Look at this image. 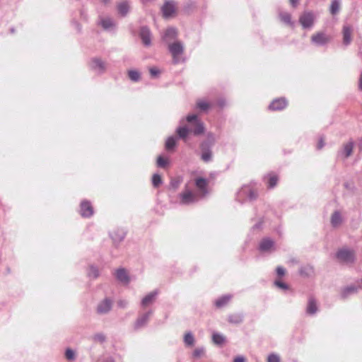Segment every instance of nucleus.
I'll list each match as a JSON object with an SVG mask.
<instances>
[{
	"mask_svg": "<svg viewBox=\"0 0 362 362\" xmlns=\"http://www.w3.org/2000/svg\"><path fill=\"white\" fill-rule=\"evenodd\" d=\"M315 20V14L311 11H305L299 17V23L305 29L311 28Z\"/></svg>",
	"mask_w": 362,
	"mask_h": 362,
	"instance_id": "nucleus-7",
	"label": "nucleus"
},
{
	"mask_svg": "<svg viewBox=\"0 0 362 362\" xmlns=\"http://www.w3.org/2000/svg\"><path fill=\"white\" fill-rule=\"evenodd\" d=\"M298 1L299 0H289L290 3L293 7L297 6V5L298 4Z\"/></svg>",
	"mask_w": 362,
	"mask_h": 362,
	"instance_id": "nucleus-56",
	"label": "nucleus"
},
{
	"mask_svg": "<svg viewBox=\"0 0 362 362\" xmlns=\"http://www.w3.org/2000/svg\"><path fill=\"white\" fill-rule=\"evenodd\" d=\"M93 339L95 341L103 343L105 341V336L103 333H97L93 337Z\"/></svg>",
	"mask_w": 362,
	"mask_h": 362,
	"instance_id": "nucleus-45",
	"label": "nucleus"
},
{
	"mask_svg": "<svg viewBox=\"0 0 362 362\" xmlns=\"http://www.w3.org/2000/svg\"><path fill=\"white\" fill-rule=\"evenodd\" d=\"M152 314V310H148V312L140 314L134 323V330L138 331L145 327L147 325Z\"/></svg>",
	"mask_w": 362,
	"mask_h": 362,
	"instance_id": "nucleus-6",
	"label": "nucleus"
},
{
	"mask_svg": "<svg viewBox=\"0 0 362 362\" xmlns=\"http://www.w3.org/2000/svg\"><path fill=\"white\" fill-rule=\"evenodd\" d=\"M274 284L276 286H277L278 288H279L282 290H287L288 288V286L286 284H285L279 280H276Z\"/></svg>",
	"mask_w": 362,
	"mask_h": 362,
	"instance_id": "nucleus-46",
	"label": "nucleus"
},
{
	"mask_svg": "<svg viewBox=\"0 0 362 362\" xmlns=\"http://www.w3.org/2000/svg\"><path fill=\"white\" fill-rule=\"evenodd\" d=\"M150 74L152 77L156 78L160 74V70L156 67H151L149 69Z\"/></svg>",
	"mask_w": 362,
	"mask_h": 362,
	"instance_id": "nucleus-48",
	"label": "nucleus"
},
{
	"mask_svg": "<svg viewBox=\"0 0 362 362\" xmlns=\"http://www.w3.org/2000/svg\"><path fill=\"white\" fill-rule=\"evenodd\" d=\"M245 358L243 356H238L234 358L233 362H245Z\"/></svg>",
	"mask_w": 362,
	"mask_h": 362,
	"instance_id": "nucleus-52",
	"label": "nucleus"
},
{
	"mask_svg": "<svg viewBox=\"0 0 362 362\" xmlns=\"http://www.w3.org/2000/svg\"><path fill=\"white\" fill-rule=\"evenodd\" d=\"M287 105V101L284 98H277L274 100L269 106L271 110H281Z\"/></svg>",
	"mask_w": 362,
	"mask_h": 362,
	"instance_id": "nucleus-15",
	"label": "nucleus"
},
{
	"mask_svg": "<svg viewBox=\"0 0 362 362\" xmlns=\"http://www.w3.org/2000/svg\"><path fill=\"white\" fill-rule=\"evenodd\" d=\"M197 106L198 108L203 111L207 110L210 107L208 103L203 100H199L197 103Z\"/></svg>",
	"mask_w": 362,
	"mask_h": 362,
	"instance_id": "nucleus-42",
	"label": "nucleus"
},
{
	"mask_svg": "<svg viewBox=\"0 0 362 362\" xmlns=\"http://www.w3.org/2000/svg\"><path fill=\"white\" fill-rule=\"evenodd\" d=\"M228 321L231 324L238 325L243 321V315L242 313H234L229 315Z\"/></svg>",
	"mask_w": 362,
	"mask_h": 362,
	"instance_id": "nucleus-27",
	"label": "nucleus"
},
{
	"mask_svg": "<svg viewBox=\"0 0 362 362\" xmlns=\"http://www.w3.org/2000/svg\"><path fill=\"white\" fill-rule=\"evenodd\" d=\"M168 162L166 159H165L163 156H160L157 158V165L160 168H165Z\"/></svg>",
	"mask_w": 362,
	"mask_h": 362,
	"instance_id": "nucleus-43",
	"label": "nucleus"
},
{
	"mask_svg": "<svg viewBox=\"0 0 362 362\" xmlns=\"http://www.w3.org/2000/svg\"><path fill=\"white\" fill-rule=\"evenodd\" d=\"M204 352V348H197L193 352V356L194 357H199L201 355H202Z\"/></svg>",
	"mask_w": 362,
	"mask_h": 362,
	"instance_id": "nucleus-49",
	"label": "nucleus"
},
{
	"mask_svg": "<svg viewBox=\"0 0 362 362\" xmlns=\"http://www.w3.org/2000/svg\"><path fill=\"white\" fill-rule=\"evenodd\" d=\"M358 147H359L360 150H362V139L359 140Z\"/></svg>",
	"mask_w": 362,
	"mask_h": 362,
	"instance_id": "nucleus-59",
	"label": "nucleus"
},
{
	"mask_svg": "<svg viewBox=\"0 0 362 362\" xmlns=\"http://www.w3.org/2000/svg\"><path fill=\"white\" fill-rule=\"evenodd\" d=\"M299 274L304 277H310L314 274V268L310 264L303 266L299 269Z\"/></svg>",
	"mask_w": 362,
	"mask_h": 362,
	"instance_id": "nucleus-25",
	"label": "nucleus"
},
{
	"mask_svg": "<svg viewBox=\"0 0 362 362\" xmlns=\"http://www.w3.org/2000/svg\"><path fill=\"white\" fill-rule=\"evenodd\" d=\"M225 104H226V102L223 99H219L218 100V105L221 107H223L225 106Z\"/></svg>",
	"mask_w": 362,
	"mask_h": 362,
	"instance_id": "nucleus-55",
	"label": "nucleus"
},
{
	"mask_svg": "<svg viewBox=\"0 0 362 362\" xmlns=\"http://www.w3.org/2000/svg\"><path fill=\"white\" fill-rule=\"evenodd\" d=\"M117 8L119 14L121 16L124 17L127 15V13H129V2L127 1H124L122 2H120L117 4Z\"/></svg>",
	"mask_w": 362,
	"mask_h": 362,
	"instance_id": "nucleus-24",
	"label": "nucleus"
},
{
	"mask_svg": "<svg viewBox=\"0 0 362 362\" xmlns=\"http://www.w3.org/2000/svg\"><path fill=\"white\" fill-rule=\"evenodd\" d=\"M100 25L105 30L110 29L115 25L113 21L110 18L101 19Z\"/></svg>",
	"mask_w": 362,
	"mask_h": 362,
	"instance_id": "nucleus-34",
	"label": "nucleus"
},
{
	"mask_svg": "<svg viewBox=\"0 0 362 362\" xmlns=\"http://www.w3.org/2000/svg\"><path fill=\"white\" fill-rule=\"evenodd\" d=\"M340 8V0H332L329 7V12L332 16L337 15L339 12Z\"/></svg>",
	"mask_w": 362,
	"mask_h": 362,
	"instance_id": "nucleus-31",
	"label": "nucleus"
},
{
	"mask_svg": "<svg viewBox=\"0 0 362 362\" xmlns=\"http://www.w3.org/2000/svg\"><path fill=\"white\" fill-rule=\"evenodd\" d=\"M331 37L325 32H317L311 36V42L317 46H323L330 42Z\"/></svg>",
	"mask_w": 362,
	"mask_h": 362,
	"instance_id": "nucleus-8",
	"label": "nucleus"
},
{
	"mask_svg": "<svg viewBox=\"0 0 362 362\" xmlns=\"http://www.w3.org/2000/svg\"><path fill=\"white\" fill-rule=\"evenodd\" d=\"M158 295L157 291H153L148 294H147L141 300V306L146 307L151 304H152L155 300L156 297Z\"/></svg>",
	"mask_w": 362,
	"mask_h": 362,
	"instance_id": "nucleus-21",
	"label": "nucleus"
},
{
	"mask_svg": "<svg viewBox=\"0 0 362 362\" xmlns=\"http://www.w3.org/2000/svg\"><path fill=\"white\" fill-rule=\"evenodd\" d=\"M180 203L182 204L188 205L197 202L199 199L197 194L189 190L180 194Z\"/></svg>",
	"mask_w": 362,
	"mask_h": 362,
	"instance_id": "nucleus-9",
	"label": "nucleus"
},
{
	"mask_svg": "<svg viewBox=\"0 0 362 362\" xmlns=\"http://www.w3.org/2000/svg\"><path fill=\"white\" fill-rule=\"evenodd\" d=\"M264 179L266 181L269 188H273L277 184L278 177L275 174H269L268 175L265 176Z\"/></svg>",
	"mask_w": 362,
	"mask_h": 362,
	"instance_id": "nucleus-28",
	"label": "nucleus"
},
{
	"mask_svg": "<svg viewBox=\"0 0 362 362\" xmlns=\"http://www.w3.org/2000/svg\"><path fill=\"white\" fill-rule=\"evenodd\" d=\"M231 298H232L231 295L223 296L221 298H218L215 301V305L216 306V308H222L228 303V302L230 300Z\"/></svg>",
	"mask_w": 362,
	"mask_h": 362,
	"instance_id": "nucleus-29",
	"label": "nucleus"
},
{
	"mask_svg": "<svg viewBox=\"0 0 362 362\" xmlns=\"http://www.w3.org/2000/svg\"><path fill=\"white\" fill-rule=\"evenodd\" d=\"M112 308V300L108 298L100 301L97 306V313L100 315L108 313Z\"/></svg>",
	"mask_w": 362,
	"mask_h": 362,
	"instance_id": "nucleus-10",
	"label": "nucleus"
},
{
	"mask_svg": "<svg viewBox=\"0 0 362 362\" xmlns=\"http://www.w3.org/2000/svg\"><path fill=\"white\" fill-rule=\"evenodd\" d=\"M88 275L90 278L96 279L99 276V271L95 267L91 265L89 267Z\"/></svg>",
	"mask_w": 362,
	"mask_h": 362,
	"instance_id": "nucleus-38",
	"label": "nucleus"
},
{
	"mask_svg": "<svg viewBox=\"0 0 362 362\" xmlns=\"http://www.w3.org/2000/svg\"><path fill=\"white\" fill-rule=\"evenodd\" d=\"M111 0H101V1L105 4H108Z\"/></svg>",
	"mask_w": 362,
	"mask_h": 362,
	"instance_id": "nucleus-60",
	"label": "nucleus"
},
{
	"mask_svg": "<svg viewBox=\"0 0 362 362\" xmlns=\"http://www.w3.org/2000/svg\"><path fill=\"white\" fill-rule=\"evenodd\" d=\"M359 288L360 286L357 287L355 286H349L344 288L341 291V298L343 299L348 298L349 296L357 293Z\"/></svg>",
	"mask_w": 362,
	"mask_h": 362,
	"instance_id": "nucleus-23",
	"label": "nucleus"
},
{
	"mask_svg": "<svg viewBox=\"0 0 362 362\" xmlns=\"http://www.w3.org/2000/svg\"><path fill=\"white\" fill-rule=\"evenodd\" d=\"M207 180L202 177H199L195 180L196 187L200 190L202 195L206 193Z\"/></svg>",
	"mask_w": 362,
	"mask_h": 362,
	"instance_id": "nucleus-26",
	"label": "nucleus"
},
{
	"mask_svg": "<svg viewBox=\"0 0 362 362\" xmlns=\"http://www.w3.org/2000/svg\"><path fill=\"white\" fill-rule=\"evenodd\" d=\"M65 356L67 360L69 361H73L75 359V353L74 351L71 349H67L65 351Z\"/></svg>",
	"mask_w": 362,
	"mask_h": 362,
	"instance_id": "nucleus-44",
	"label": "nucleus"
},
{
	"mask_svg": "<svg viewBox=\"0 0 362 362\" xmlns=\"http://www.w3.org/2000/svg\"><path fill=\"white\" fill-rule=\"evenodd\" d=\"M259 249L262 252H271L274 250V242L269 238H264L259 243Z\"/></svg>",
	"mask_w": 362,
	"mask_h": 362,
	"instance_id": "nucleus-14",
	"label": "nucleus"
},
{
	"mask_svg": "<svg viewBox=\"0 0 362 362\" xmlns=\"http://www.w3.org/2000/svg\"><path fill=\"white\" fill-rule=\"evenodd\" d=\"M110 236L115 243H119L124 239L126 232L122 228H117L110 233Z\"/></svg>",
	"mask_w": 362,
	"mask_h": 362,
	"instance_id": "nucleus-17",
	"label": "nucleus"
},
{
	"mask_svg": "<svg viewBox=\"0 0 362 362\" xmlns=\"http://www.w3.org/2000/svg\"><path fill=\"white\" fill-rule=\"evenodd\" d=\"M354 142L352 141L345 144L343 146L342 150L339 152V156H343L344 158H349L353 151Z\"/></svg>",
	"mask_w": 362,
	"mask_h": 362,
	"instance_id": "nucleus-18",
	"label": "nucleus"
},
{
	"mask_svg": "<svg viewBox=\"0 0 362 362\" xmlns=\"http://www.w3.org/2000/svg\"><path fill=\"white\" fill-rule=\"evenodd\" d=\"M168 49L172 54L173 63L178 64L180 62V56L184 52L183 44L180 41L169 44Z\"/></svg>",
	"mask_w": 362,
	"mask_h": 362,
	"instance_id": "nucleus-4",
	"label": "nucleus"
},
{
	"mask_svg": "<svg viewBox=\"0 0 362 362\" xmlns=\"http://www.w3.org/2000/svg\"><path fill=\"white\" fill-rule=\"evenodd\" d=\"M162 11L165 18H169L172 16L175 11L174 2L173 1H166L162 6Z\"/></svg>",
	"mask_w": 362,
	"mask_h": 362,
	"instance_id": "nucleus-16",
	"label": "nucleus"
},
{
	"mask_svg": "<svg viewBox=\"0 0 362 362\" xmlns=\"http://www.w3.org/2000/svg\"><path fill=\"white\" fill-rule=\"evenodd\" d=\"M276 271L279 276H283L286 273L285 269L281 266L277 267Z\"/></svg>",
	"mask_w": 362,
	"mask_h": 362,
	"instance_id": "nucleus-50",
	"label": "nucleus"
},
{
	"mask_svg": "<svg viewBox=\"0 0 362 362\" xmlns=\"http://www.w3.org/2000/svg\"><path fill=\"white\" fill-rule=\"evenodd\" d=\"M279 356L276 354H272L269 355L267 362H279Z\"/></svg>",
	"mask_w": 362,
	"mask_h": 362,
	"instance_id": "nucleus-47",
	"label": "nucleus"
},
{
	"mask_svg": "<svg viewBox=\"0 0 362 362\" xmlns=\"http://www.w3.org/2000/svg\"><path fill=\"white\" fill-rule=\"evenodd\" d=\"M117 305L121 308H125L128 305V302L126 300H119L117 302Z\"/></svg>",
	"mask_w": 362,
	"mask_h": 362,
	"instance_id": "nucleus-51",
	"label": "nucleus"
},
{
	"mask_svg": "<svg viewBox=\"0 0 362 362\" xmlns=\"http://www.w3.org/2000/svg\"><path fill=\"white\" fill-rule=\"evenodd\" d=\"M176 146V139L174 136H170L165 141V148L167 151L173 150Z\"/></svg>",
	"mask_w": 362,
	"mask_h": 362,
	"instance_id": "nucleus-35",
	"label": "nucleus"
},
{
	"mask_svg": "<svg viewBox=\"0 0 362 362\" xmlns=\"http://www.w3.org/2000/svg\"><path fill=\"white\" fill-rule=\"evenodd\" d=\"M215 142V138L212 134H209L207 140L202 142L200 148L202 151L201 158L205 162L208 163L212 160L213 153L211 148Z\"/></svg>",
	"mask_w": 362,
	"mask_h": 362,
	"instance_id": "nucleus-1",
	"label": "nucleus"
},
{
	"mask_svg": "<svg viewBox=\"0 0 362 362\" xmlns=\"http://www.w3.org/2000/svg\"><path fill=\"white\" fill-rule=\"evenodd\" d=\"M353 27L351 25L345 24L342 28L343 45L348 46L352 41Z\"/></svg>",
	"mask_w": 362,
	"mask_h": 362,
	"instance_id": "nucleus-11",
	"label": "nucleus"
},
{
	"mask_svg": "<svg viewBox=\"0 0 362 362\" xmlns=\"http://www.w3.org/2000/svg\"><path fill=\"white\" fill-rule=\"evenodd\" d=\"M325 146L323 139L321 138L317 144V148L321 149Z\"/></svg>",
	"mask_w": 362,
	"mask_h": 362,
	"instance_id": "nucleus-53",
	"label": "nucleus"
},
{
	"mask_svg": "<svg viewBox=\"0 0 362 362\" xmlns=\"http://www.w3.org/2000/svg\"><path fill=\"white\" fill-rule=\"evenodd\" d=\"M139 36L145 46H150L151 44V33L147 26H142L139 30Z\"/></svg>",
	"mask_w": 362,
	"mask_h": 362,
	"instance_id": "nucleus-13",
	"label": "nucleus"
},
{
	"mask_svg": "<svg viewBox=\"0 0 362 362\" xmlns=\"http://www.w3.org/2000/svg\"><path fill=\"white\" fill-rule=\"evenodd\" d=\"M89 66L92 71L99 75L104 74L108 67L107 63L98 57L92 58L89 62Z\"/></svg>",
	"mask_w": 362,
	"mask_h": 362,
	"instance_id": "nucleus-5",
	"label": "nucleus"
},
{
	"mask_svg": "<svg viewBox=\"0 0 362 362\" xmlns=\"http://www.w3.org/2000/svg\"><path fill=\"white\" fill-rule=\"evenodd\" d=\"M254 227L255 228H258L259 227V224H256Z\"/></svg>",
	"mask_w": 362,
	"mask_h": 362,
	"instance_id": "nucleus-62",
	"label": "nucleus"
},
{
	"mask_svg": "<svg viewBox=\"0 0 362 362\" xmlns=\"http://www.w3.org/2000/svg\"><path fill=\"white\" fill-rule=\"evenodd\" d=\"M115 276L120 282L127 284L129 282V277L124 268L118 269L115 272Z\"/></svg>",
	"mask_w": 362,
	"mask_h": 362,
	"instance_id": "nucleus-19",
	"label": "nucleus"
},
{
	"mask_svg": "<svg viewBox=\"0 0 362 362\" xmlns=\"http://www.w3.org/2000/svg\"><path fill=\"white\" fill-rule=\"evenodd\" d=\"M358 88H359V89L361 90H362V72H361V76H360V78H359Z\"/></svg>",
	"mask_w": 362,
	"mask_h": 362,
	"instance_id": "nucleus-57",
	"label": "nucleus"
},
{
	"mask_svg": "<svg viewBox=\"0 0 362 362\" xmlns=\"http://www.w3.org/2000/svg\"><path fill=\"white\" fill-rule=\"evenodd\" d=\"M186 120L189 124V129L194 135L199 136L204 133V124L201 119H198L196 115H189L187 116Z\"/></svg>",
	"mask_w": 362,
	"mask_h": 362,
	"instance_id": "nucleus-2",
	"label": "nucleus"
},
{
	"mask_svg": "<svg viewBox=\"0 0 362 362\" xmlns=\"http://www.w3.org/2000/svg\"><path fill=\"white\" fill-rule=\"evenodd\" d=\"M80 214L84 218H89L93 214V208L90 202L82 201L80 205Z\"/></svg>",
	"mask_w": 362,
	"mask_h": 362,
	"instance_id": "nucleus-12",
	"label": "nucleus"
},
{
	"mask_svg": "<svg viewBox=\"0 0 362 362\" xmlns=\"http://www.w3.org/2000/svg\"><path fill=\"white\" fill-rule=\"evenodd\" d=\"M104 362H115V361L112 357H108L104 361Z\"/></svg>",
	"mask_w": 362,
	"mask_h": 362,
	"instance_id": "nucleus-58",
	"label": "nucleus"
},
{
	"mask_svg": "<svg viewBox=\"0 0 362 362\" xmlns=\"http://www.w3.org/2000/svg\"><path fill=\"white\" fill-rule=\"evenodd\" d=\"M344 186H345V187H346V188H348V187H349V185H348V183H345V184H344Z\"/></svg>",
	"mask_w": 362,
	"mask_h": 362,
	"instance_id": "nucleus-61",
	"label": "nucleus"
},
{
	"mask_svg": "<svg viewBox=\"0 0 362 362\" xmlns=\"http://www.w3.org/2000/svg\"><path fill=\"white\" fill-rule=\"evenodd\" d=\"M317 311V305L316 300L310 296L308 298V305L306 308V313L310 315L315 314Z\"/></svg>",
	"mask_w": 362,
	"mask_h": 362,
	"instance_id": "nucleus-20",
	"label": "nucleus"
},
{
	"mask_svg": "<svg viewBox=\"0 0 362 362\" xmlns=\"http://www.w3.org/2000/svg\"><path fill=\"white\" fill-rule=\"evenodd\" d=\"M335 256L336 258L342 263L351 264L355 261V253L354 250L346 247L339 249Z\"/></svg>",
	"mask_w": 362,
	"mask_h": 362,
	"instance_id": "nucleus-3",
	"label": "nucleus"
},
{
	"mask_svg": "<svg viewBox=\"0 0 362 362\" xmlns=\"http://www.w3.org/2000/svg\"><path fill=\"white\" fill-rule=\"evenodd\" d=\"M240 194H247V197L250 200H255L257 197V194L255 192L249 189L248 187H245L241 189L239 192Z\"/></svg>",
	"mask_w": 362,
	"mask_h": 362,
	"instance_id": "nucleus-33",
	"label": "nucleus"
},
{
	"mask_svg": "<svg viewBox=\"0 0 362 362\" xmlns=\"http://www.w3.org/2000/svg\"><path fill=\"white\" fill-rule=\"evenodd\" d=\"M152 183L154 187H158L162 183L161 177L158 174H154L152 177Z\"/></svg>",
	"mask_w": 362,
	"mask_h": 362,
	"instance_id": "nucleus-41",
	"label": "nucleus"
},
{
	"mask_svg": "<svg viewBox=\"0 0 362 362\" xmlns=\"http://www.w3.org/2000/svg\"><path fill=\"white\" fill-rule=\"evenodd\" d=\"M212 340L214 344L221 345L225 342V337L218 333H214L212 336Z\"/></svg>",
	"mask_w": 362,
	"mask_h": 362,
	"instance_id": "nucleus-37",
	"label": "nucleus"
},
{
	"mask_svg": "<svg viewBox=\"0 0 362 362\" xmlns=\"http://www.w3.org/2000/svg\"><path fill=\"white\" fill-rule=\"evenodd\" d=\"M184 342L186 346H192L194 344V338L191 332L185 334Z\"/></svg>",
	"mask_w": 362,
	"mask_h": 362,
	"instance_id": "nucleus-36",
	"label": "nucleus"
},
{
	"mask_svg": "<svg viewBox=\"0 0 362 362\" xmlns=\"http://www.w3.org/2000/svg\"><path fill=\"white\" fill-rule=\"evenodd\" d=\"M177 30L175 28H168L163 35V38L165 40H174L177 37Z\"/></svg>",
	"mask_w": 362,
	"mask_h": 362,
	"instance_id": "nucleus-30",
	"label": "nucleus"
},
{
	"mask_svg": "<svg viewBox=\"0 0 362 362\" xmlns=\"http://www.w3.org/2000/svg\"><path fill=\"white\" fill-rule=\"evenodd\" d=\"M330 223L332 227L337 228L342 223V217L339 211H335L331 216Z\"/></svg>",
	"mask_w": 362,
	"mask_h": 362,
	"instance_id": "nucleus-22",
	"label": "nucleus"
},
{
	"mask_svg": "<svg viewBox=\"0 0 362 362\" xmlns=\"http://www.w3.org/2000/svg\"><path fill=\"white\" fill-rule=\"evenodd\" d=\"M176 132L178 134L179 138L186 141V139L190 132V129L187 127H180L177 129Z\"/></svg>",
	"mask_w": 362,
	"mask_h": 362,
	"instance_id": "nucleus-32",
	"label": "nucleus"
},
{
	"mask_svg": "<svg viewBox=\"0 0 362 362\" xmlns=\"http://www.w3.org/2000/svg\"><path fill=\"white\" fill-rule=\"evenodd\" d=\"M129 78L133 81H138L140 79V74L135 70H131L128 73Z\"/></svg>",
	"mask_w": 362,
	"mask_h": 362,
	"instance_id": "nucleus-39",
	"label": "nucleus"
},
{
	"mask_svg": "<svg viewBox=\"0 0 362 362\" xmlns=\"http://www.w3.org/2000/svg\"><path fill=\"white\" fill-rule=\"evenodd\" d=\"M281 20L288 25H292L291 16L288 13H282L280 14Z\"/></svg>",
	"mask_w": 362,
	"mask_h": 362,
	"instance_id": "nucleus-40",
	"label": "nucleus"
},
{
	"mask_svg": "<svg viewBox=\"0 0 362 362\" xmlns=\"http://www.w3.org/2000/svg\"><path fill=\"white\" fill-rule=\"evenodd\" d=\"M180 184V181L178 180H172L171 181V185L173 187L176 188Z\"/></svg>",
	"mask_w": 362,
	"mask_h": 362,
	"instance_id": "nucleus-54",
	"label": "nucleus"
}]
</instances>
